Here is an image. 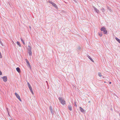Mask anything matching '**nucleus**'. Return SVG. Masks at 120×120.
<instances>
[{"label":"nucleus","instance_id":"obj_1","mask_svg":"<svg viewBox=\"0 0 120 120\" xmlns=\"http://www.w3.org/2000/svg\"><path fill=\"white\" fill-rule=\"evenodd\" d=\"M58 99L62 104L63 105H64L66 104L65 101L64 100L63 98L61 97H59V98Z\"/></svg>","mask_w":120,"mask_h":120},{"label":"nucleus","instance_id":"obj_2","mask_svg":"<svg viewBox=\"0 0 120 120\" xmlns=\"http://www.w3.org/2000/svg\"><path fill=\"white\" fill-rule=\"evenodd\" d=\"M100 30L101 31H103L104 34H106L107 33V31L106 30V28L105 27L103 26L101 28Z\"/></svg>","mask_w":120,"mask_h":120},{"label":"nucleus","instance_id":"obj_3","mask_svg":"<svg viewBox=\"0 0 120 120\" xmlns=\"http://www.w3.org/2000/svg\"><path fill=\"white\" fill-rule=\"evenodd\" d=\"M28 53L29 56H30L32 55V52H31V47L30 46H28Z\"/></svg>","mask_w":120,"mask_h":120},{"label":"nucleus","instance_id":"obj_4","mask_svg":"<svg viewBox=\"0 0 120 120\" xmlns=\"http://www.w3.org/2000/svg\"><path fill=\"white\" fill-rule=\"evenodd\" d=\"M49 2L54 7L56 8V9H58V7H57L56 5L54 2L51 1H49Z\"/></svg>","mask_w":120,"mask_h":120},{"label":"nucleus","instance_id":"obj_5","mask_svg":"<svg viewBox=\"0 0 120 120\" xmlns=\"http://www.w3.org/2000/svg\"><path fill=\"white\" fill-rule=\"evenodd\" d=\"M15 94L17 98L21 101H22V100L21 99L20 96L16 93H15Z\"/></svg>","mask_w":120,"mask_h":120},{"label":"nucleus","instance_id":"obj_6","mask_svg":"<svg viewBox=\"0 0 120 120\" xmlns=\"http://www.w3.org/2000/svg\"><path fill=\"white\" fill-rule=\"evenodd\" d=\"M1 78L3 79V81L4 82H6L7 81V77L6 76H4L2 77Z\"/></svg>","mask_w":120,"mask_h":120},{"label":"nucleus","instance_id":"obj_7","mask_svg":"<svg viewBox=\"0 0 120 120\" xmlns=\"http://www.w3.org/2000/svg\"><path fill=\"white\" fill-rule=\"evenodd\" d=\"M93 8H94L95 11H96L98 14L99 13V10L96 7L94 6Z\"/></svg>","mask_w":120,"mask_h":120},{"label":"nucleus","instance_id":"obj_8","mask_svg":"<svg viewBox=\"0 0 120 120\" xmlns=\"http://www.w3.org/2000/svg\"><path fill=\"white\" fill-rule=\"evenodd\" d=\"M98 75L99 77H102V78H105V77H104V76H103L102 75V74H101V73H100V72H98Z\"/></svg>","mask_w":120,"mask_h":120},{"label":"nucleus","instance_id":"obj_9","mask_svg":"<svg viewBox=\"0 0 120 120\" xmlns=\"http://www.w3.org/2000/svg\"><path fill=\"white\" fill-rule=\"evenodd\" d=\"M29 89L30 90V91L31 92L32 94L33 95L34 94V93L33 92L32 87H29Z\"/></svg>","mask_w":120,"mask_h":120},{"label":"nucleus","instance_id":"obj_10","mask_svg":"<svg viewBox=\"0 0 120 120\" xmlns=\"http://www.w3.org/2000/svg\"><path fill=\"white\" fill-rule=\"evenodd\" d=\"M79 109H80V111L81 112H84V110L81 107H80Z\"/></svg>","mask_w":120,"mask_h":120},{"label":"nucleus","instance_id":"obj_11","mask_svg":"<svg viewBox=\"0 0 120 120\" xmlns=\"http://www.w3.org/2000/svg\"><path fill=\"white\" fill-rule=\"evenodd\" d=\"M115 39L120 43V40L117 38L116 37L115 38Z\"/></svg>","mask_w":120,"mask_h":120},{"label":"nucleus","instance_id":"obj_12","mask_svg":"<svg viewBox=\"0 0 120 120\" xmlns=\"http://www.w3.org/2000/svg\"><path fill=\"white\" fill-rule=\"evenodd\" d=\"M87 57L90 59V60L93 62H94V61L89 56H88Z\"/></svg>","mask_w":120,"mask_h":120},{"label":"nucleus","instance_id":"obj_13","mask_svg":"<svg viewBox=\"0 0 120 120\" xmlns=\"http://www.w3.org/2000/svg\"><path fill=\"white\" fill-rule=\"evenodd\" d=\"M26 62L27 64V65L29 66V67H30V65L29 62L28 61V60H27V59H26Z\"/></svg>","mask_w":120,"mask_h":120},{"label":"nucleus","instance_id":"obj_14","mask_svg":"<svg viewBox=\"0 0 120 120\" xmlns=\"http://www.w3.org/2000/svg\"><path fill=\"white\" fill-rule=\"evenodd\" d=\"M16 70L19 73L20 72V70L19 68L17 67L16 68Z\"/></svg>","mask_w":120,"mask_h":120},{"label":"nucleus","instance_id":"obj_15","mask_svg":"<svg viewBox=\"0 0 120 120\" xmlns=\"http://www.w3.org/2000/svg\"><path fill=\"white\" fill-rule=\"evenodd\" d=\"M49 109L51 112L52 113H53V111L52 109V106H50L49 107Z\"/></svg>","mask_w":120,"mask_h":120},{"label":"nucleus","instance_id":"obj_16","mask_svg":"<svg viewBox=\"0 0 120 120\" xmlns=\"http://www.w3.org/2000/svg\"><path fill=\"white\" fill-rule=\"evenodd\" d=\"M68 109L70 110L71 111L72 110V107L71 105H68Z\"/></svg>","mask_w":120,"mask_h":120},{"label":"nucleus","instance_id":"obj_17","mask_svg":"<svg viewBox=\"0 0 120 120\" xmlns=\"http://www.w3.org/2000/svg\"><path fill=\"white\" fill-rule=\"evenodd\" d=\"M20 39H21V40L22 41V43L23 44V45H24L25 44V43L24 41V40H23L22 39V38H21Z\"/></svg>","mask_w":120,"mask_h":120},{"label":"nucleus","instance_id":"obj_18","mask_svg":"<svg viewBox=\"0 0 120 120\" xmlns=\"http://www.w3.org/2000/svg\"><path fill=\"white\" fill-rule=\"evenodd\" d=\"M98 34L99 35L100 37H101L102 36V32H99L98 33Z\"/></svg>","mask_w":120,"mask_h":120},{"label":"nucleus","instance_id":"obj_19","mask_svg":"<svg viewBox=\"0 0 120 120\" xmlns=\"http://www.w3.org/2000/svg\"><path fill=\"white\" fill-rule=\"evenodd\" d=\"M101 10L103 12H104L105 11V9L103 8H102Z\"/></svg>","mask_w":120,"mask_h":120},{"label":"nucleus","instance_id":"obj_20","mask_svg":"<svg viewBox=\"0 0 120 120\" xmlns=\"http://www.w3.org/2000/svg\"><path fill=\"white\" fill-rule=\"evenodd\" d=\"M17 45H18L20 47H21V45L19 42L18 41H17Z\"/></svg>","mask_w":120,"mask_h":120},{"label":"nucleus","instance_id":"obj_21","mask_svg":"<svg viewBox=\"0 0 120 120\" xmlns=\"http://www.w3.org/2000/svg\"><path fill=\"white\" fill-rule=\"evenodd\" d=\"M2 57V56L1 55V53L0 52V58H1Z\"/></svg>","mask_w":120,"mask_h":120},{"label":"nucleus","instance_id":"obj_22","mask_svg":"<svg viewBox=\"0 0 120 120\" xmlns=\"http://www.w3.org/2000/svg\"><path fill=\"white\" fill-rule=\"evenodd\" d=\"M74 106L76 107H77V105H76V102H75L74 103Z\"/></svg>","mask_w":120,"mask_h":120},{"label":"nucleus","instance_id":"obj_23","mask_svg":"<svg viewBox=\"0 0 120 120\" xmlns=\"http://www.w3.org/2000/svg\"><path fill=\"white\" fill-rule=\"evenodd\" d=\"M27 85H28V86L30 85V83L29 82H27Z\"/></svg>","mask_w":120,"mask_h":120},{"label":"nucleus","instance_id":"obj_24","mask_svg":"<svg viewBox=\"0 0 120 120\" xmlns=\"http://www.w3.org/2000/svg\"><path fill=\"white\" fill-rule=\"evenodd\" d=\"M28 86L29 88L31 87V86L30 85Z\"/></svg>","mask_w":120,"mask_h":120},{"label":"nucleus","instance_id":"obj_25","mask_svg":"<svg viewBox=\"0 0 120 120\" xmlns=\"http://www.w3.org/2000/svg\"><path fill=\"white\" fill-rule=\"evenodd\" d=\"M107 8L109 10L110 8L109 7H107Z\"/></svg>","mask_w":120,"mask_h":120},{"label":"nucleus","instance_id":"obj_26","mask_svg":"<svg viewBox=\"0 0 120 120\" xmlns=\"http://www.w3.org/2000/svg\"><path fill=\"white\" fill-rule=\"evenodd\" d=\"M8 115L9 116H10V114H9V113L8 112Z\"/></svg>","mask_w":120,"mask_h":120},{"label":"nucleus","instance_id":"obj_27","mask_svg":"<svg viewBox=\"0 0 120 120\" xmlns=\"http://www.w3.org/2000/svg\"><path fill=\"white\" fill-rule=\"evenodd\" d=\"M109 10L110 11H111V9H110H110H109Z\"/></svg>","mask_w":120,"mask_h":120},{"label":"nucleus","instance_id":"obj_28","mask_svg":"<svg viewBox=\"0 0 120 120\" xmlns=\"http://www.w3.org/2000/svg\"><path fill=\"white\" fill-rule=\"evenodd\" d=\"M46 83H47V84H48V82L47 81H46Z\"/></svg>","mask_w":120,"mask_h":120},{"label":"nucleus","instance_id":"obj_29","mask_svg":"<svg viewBox=\"0 0 120 120\" xmlns=\"http://www.w3.org/2000/svg\"><path fill=\"white\" fill-rule=\"evenodd\" d=\"M1 44L2 46H3V44L2 43Z\"/></svg>","mask_w":120,"mask_h":120},{"label":"nucleus","instance_id":"obj_30","mask_svg":"<svg viewBox=\"0 0 120 120\" xmlns=\"http://www.w3.org/2000/svg\"><path fill=\"white\" fill-rule=\"evenodd\" d=\"M0 43H1V44L2 43V42L1 41H0Z\"/></svg>","mask_w":120,"mask_h":120},{"label":"nucleus","instance_id":"obj_31","mask_svg":"<svg viewBox=\"0 0 120 120\" xmlns=\"http://www.w3.org/2000/svg\"><path fill=\"white\" fill-rule=\"evenodd\" d=\"M0 43H1V44L2 43V42L1 41H0Z\"/></svg>","mask_w":120,"mask_h":120},{"label":"nucleus","instance_id":"obj_32","mask_svg":"<svg viewBox=\"0 0 120 120\" xmlns=\"http://www.w3.org/2000/svg\"><path fill=\"white\" fill-rule=\"evenodd\" d=\"M110 84H111V82H109Z\"/></svg>","mask_w":120,"mask_h":120},{"label":"nucleus","instance_id":"obj_33","mask_svg":"<svg viewBox=\"0 0 120 120\" xmlns=\"http://www.w3.org/2000/svg\"><path fill=\"white\" fill-rule=\"evenodd\" d=\"M30 28H31V27H30Z\"/></svg>","mask_w":120,"mask_h":120},{"label":"nucleus","instance_id":"obj_34","mask_svg":"<svg viewBox=\"0 0 120 120\" xmlns=\"http://www.w3.org/2000/svg\"><path fill=\"white\" fill-rule=\"evenodd\" d=\"M104 82V83H106V82L105 81V82Z\"/></svg>","mask_w":120,"mask_h":120},{"label":"nucleus","instance_id":"obj_35","mask_svg":"<svg viewBox=\"0 0 120 120\" xmlns=\"http://www.w3.org/2000/svg\"><path fill=\"white\" fill-rule=\"evenodd\" d=\"M119 115H120V114H119Z\"/></svg>","mask_w":120,"mask_h":120},{"label":"nucleus","instance_id":"obj_36","mask_svg":"<svg viewBox=\"0 0 120 120\" xmlns=\"http://www.w3.org/2000/svg\"><path fill=\"white\" fill-rule=\"evenodd\" d=\"M74 0V1H75V0Z\"/></svg>","mask_w":120,"mask_h":120}]
</instances>
